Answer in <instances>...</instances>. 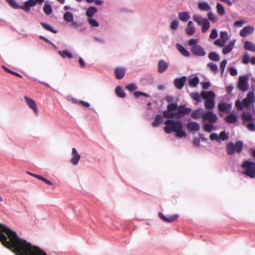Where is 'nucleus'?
<instances>
[{"label":"nucleus","mask_w":255,"mask_h":255,"mask_svg":"<svg viewBox=\"0 0 255 255\" xmlns=\"http://www.w3.org/2000/svg\"><path fill=\"white\" fill-rule=\"evenodd\" d=\"M0 241L16 255H47L39 247L19 238L16 233L0 224Z\"/></svg>","instance_id":"1"},{"label":"nucleus","mask_w":255,"mask_h":255,"mask_svg":"<svg viewBox=\"0 0 255 255\" xmlns=\"http://www.w3.org/2000/svg\"><path fill=\"white\" fill-rule=\"evenodd\" d=\"M165 126L164 128L165 132L167 133H170L174 132L178 137H186V132L183 129V123L179 121H174L171 119H168L164 123Z\"/></svg>","instance_id":"2"},{"label":"nucleus","mask_w":255,"mask_h":255,"mask_svg":"<svg viewBox=\"0 0 255 255\" xmlns=\"http://www.w3.org/2000/svg\"><path fill=\"white\" fill-rule=\"evenodd\" d=\"M188 44L191 46L190 51L193 55L197 56H204L206 55L204 48L198 44L197 39H191L188 41Z\"/></svg>","instance_id":"3"},{"label":"nucleus","mask_w":255,"mask_h":255,"mask_svg":"<svg viewBox=\"0 0 255 255\" xmlns=\"http://www.w3.org/2000/svg\"><path fill=\"white\" fill-rule=\"evenodd\" d=\"M201 96L205 100V107L206 109H212L215 106L214 98L215 95L214 93L212 91H203L201 92Z\"/></svg>","instance_id":"4"},{"label":"nucleus","mask_w":255,"mask_h":255,"mask_svg":"<svg viewBox=\"0 0 255 255\" xmlns=\"http://www.w3.org/2000/svg\"><path fill=\"white\" fill-rule=\"evenodd\" d=\"M242 168L245 170L244 174L247 176L253 178L255 177V162L250 160L244 161L242 165Z\"/></svg>","instance_id":"5"},{"label":"nucleus","mask_w":255,"mask_h":255,"mask_svg":"<svg viewBox=\"0 0 255 255\" xmlns=\"http://www.w3.org/2000/svg\"><path fill=\"white\" fill-rule=\"evenodd\" d=\"M243 142L241 140H238L234 144L233 142H229L227 146V153L231 155L233 154L235 152L240 153L243 149Z\"/></svg>","instance_id":"6"},{"label":"nucleus","mask_w":255,"mask_h":255,"mask_svg":"<svg viewBox=\"0 0 255 255\" xmlns=\"http://www.w3.org/2000/svg\"><path fill=\"white\" fill-rule=\"evenodd\" d=\"M167 111H164L162 112L163 117L167 119L174 118L173 112L177 109V105L176 103H171L167 105Z\"/></svg>","instance_id":"7"},{"label":"nucleus","mask_w":255,"mask_h":255,"mask_svg":"<svg viewBox=\"0 0 255 255\" xmlns=\"http://www.w3.org/2000/svg\"><path fill=\"white\" fill-rule=\"evenodd\" d=\"M248 78L246 76L240 77L238 83V87L240 90L245 92L248 90L249 86L248 83Z\"/></svg>","instance_id":"8"},{"label":"nucleus","mask_w":255,"mask_h":255,"mask_svg":"<svg viewBox=\"0 0 255 255\" xmlns=\"http://www.w3.org/2000/svg\"><path fill=\"white\" fill-rule=\"evenodd\" d=\"M202 118L204 121H208L210 123L214 124L217 121L218 118L216 114L212 111H207L202 115Z\"/></svg>","instance_id":"9"},{"label":"nucleus","mask_w":255,"mask_h":255,"mask_svg":"<svg viewBox=\"0 0 255 255\" xmlns=\"http://www.w3.org/2000/svg\"><path fill=\"white\" fill-rule=\"evenodd\" d=\"M158 217L163 221L166 223H173L176 220H177L179 218V215L174 214L166 217L164 215L163 213H162L161 212H159L158 213Z\"/></svg>","instance_id":"10"},{"label":"nucleus","mask_w":255,"mask_h":255,"mask_svg":"<svg viewBox=\"0 0 255 255\" xmlns=\"http://www.w3.org/2000/svg\"><path fill=\"white\" fill-rule=\"evenodd\" d=\"M24 99L25 100V102H26L27 105L29 106V107L32 109L35 114L36 115H38V109L37 108V107L34 102V100H33L32 99L29 98L26 96H25Z\"/></svg>","instance_id":"11"},{"label":"nucleus","mask_w":255,"mask_h":255,"mask_svg":"<svg viewBox=\"0 0 255 255\" xmlns=\"http://www.w3.org/2000/svg\"><path fill=\"white\" fill-rule=\"evenodd\" d=\"M187 77L185 76H183L180 78H175L174 80V85L178 89H181L186 80Z\"/></svg>","instance_id":"12"},{"label":"nucleus","mask_w":255,"mask_h":255,"mask_svg":"<svg viewBox=\"0 0 255 255\" xmlns=\"http://www.w3.org/2000/svg\"><path fill=\"white\" fill-rule=\"evenodd\" d=\"M72 157L71 159V163L74 165H77L81 158V155L78 153L75 148H73L72 150Z\"/></svg>","instance_id":"13"},{"label":"nucleus","mask_w":255,"mask_h":255,"mask_svg":"<svg viewBox=\"0 0 255 255\" xmlns=\"http://www.w3.org/2000/svg\"><path fill=\"white\" fill-rule=\"evenodd\" d=\"M254 99V95L252 93H248L247 97L242 101V103L244 108L249 109L251 104L253 102Z\"/></svg>","instance_id":"14"},{"label":"nucleus","mask_w":255,"mask_h":255,"mask_svg":"<svg viewBox=\"0 0 255 255\" xmlns=\"http://www.w3.org/2000/svg\"><path fill=\"white\" fill-rule=\"evenodd\" d=\"M220 112L229 113L232 108V105L226 103H220L218 106Z\"/></svg>","instance_id":"15"},{"label":"nucleus","mask_w":255,"mask_h":255,"mask_svg":"<svg viewBox=\"0 0 255 255\" xmlns=\"http://www.w3.org/2000/svg\"><path fill=\"white\" fill-rule=\"evenodd\" d=\"M186 33L189 36L193 35L196 32V27L192 21H189L185 29Z\"/></svg>","instance_id":"16"},{"label":"nucleus","mask_w":255,"mask_h":255,"mask_svg":"<svg viewBox=\"0 0 255 255\" xmlns=\"http://www.w3.org/2000/svg\"><path fill=\"white\" fill-rule=\"evenodd\" d=\"M255 28L253 26H247L244 27L240 32V34L242 37H246L248 34L254 32Z\"/></svg>","instance_id":"17"},{"label":"nucleus","mask_w":255,"mask_h":255,"mask_svg":"<svg viewBox=\"0 0 255 255\" xmlns=\"http://www.w3.org/2000/svg\"><path fill=\"white\" fill-rule=\"evenodd\" d=\"M235 42L236 40L233 39L231 40L228 45L224 46V47L222 49L223 53L224 54H227L231 52L234 47Z\"/></svg>","instance_id":"18"},{"label":"nucleus","mask_w":255,"mask_h":255,"mask_svg":"<svg viewBox=\"0 0 255 255\" xmlns=\"http://www.w3.org/2000/svg\"><path fill=\"white\" fill-rule=\"evenodd\" d=\"M167 63L163 60H160L158 63V72L159 73L164 72L168 68Z\"/></svg>","instance_id":"19"},{"label":"nucleus","mask_w":255,"mask_h":255,"mask_svg":"<svg viewBox=\"0 0 255 255\" xmlns=\"http://www.w3.org/2000/svg\"><path fill=\"white\" fill-rule=\"evenodd\" d=\"M115 73L116 78L118 79H121L125 76V69L122 68H116L115 69Z\"/></svg>","instance_id":"20"},{"label":"nucleus","mask_w":255,"mask_h":255,"mask_svg":"<svg viewBox=\"0 0 255 255\" xmlns=\"http://www.w3.org/2000/svg\"><path fill=\"white\" fill-rule=\"evenodd\" d=\"M187 128L192 131H198L200 129L199 125L195 122H190L187 125Z\"/></svg>","instance_id":"21"},{"label":"nucleus","mask_w":255,"mask_h":255,"mask_svg":"<svg viewBox=\"0 0 255 255\" xmlns=\"http://www.w3.org/2000/svg\"><path fill=\"white\" fill-rule=\"evenodd\" d=\"M163 122V118L161 116L159 115H157L155 118L153 122L151 123V126L153 127H158Z\"/></svg>","instance_id":"22"},{"label":"nucleus","mask_w":255,"mask_h":255,"mask_svg":"<svg viewBox=\"0 0 255 255\" xmlns=\"http://www.w3.org/2000/svg\"><path fill=\"white\" fill-rule=\"evenodd\" d=\"M225 121L227 123H235L237 121V117L236 114H230L225 118Z\"/></svg>","instance_id":"23"},{"label":"nucleus","mask_w":255,"mask_h":255,"mask_svg":"<svg viewBox=\"0 0 255 255\" xmlns=\"http://www.w3.org/2000/svg\"><path fill=\"white\" fill-rule=\"evenodd\" d=\"M176 47L178 51L184 56L189 57L190 56L189 52L180 44H177Z\"/></svg>","instance_id":"24"},{"label":"nucleus","mask_w":255,"mask_h":255,"mask_svg":"<svg viewBox=\"0 0 255 255\" xmlns=\"http://www.w3.org/2000/svg\"><path fill=\"white\" fill-rule=\"evenodd\" d=\"M27 173L35 178H37V179H38L39 180H42V181L44 182L45 183H46L47 184H48L49 185H52L53 184V183L50 180H49L46 179L45 178L39 175H37V174H36L34 173H32L30 172H27Z\"/></svg>","instance_id":"25"},{"label":"nucleus","mask_w":255,"mask_h":255,"mask_svg":"<svg viewBox=\"0 0 255 255\" xmlns=\"http://www.w3.org/2000/svg\"><path fill=\"white\" fill-rule=\"evenodd\" d=\"M177 110H179L180 113H181L183 115L189 114L192 111L190 108H186L185 105L177 106Z\"/></svg>","instance_id":"26"},{"label":"nucleus","mask_w":255,"mask_h":255,"mask_svg":"<svg viewBox=\"0 0 255 255\" xmlns=\"http://www.w3.org/2000/svg\"><path fill=\"white\" fill-rule=\"evenodd\" d=\"M179 18L183 22L187 21L190 18V15L188 12H179Z\"/></svg>","instance_id":"27"},{"label":"nucleus","mask_w":255,"mask_h":255,"mask_svg":"<svg viewBox=\"0 0 255 255\" xmlns=\"http://www.w3.org/2000/svg\"><path fill=\"white\" fill-rule=\"evenodd\" d=\"M188 83L191 87H196L199 83V78L197 76L189 78Z\"/></svg>","instance_id":"28"},{"label":"nucleus","mask_w":255,"mask_h":255,"mask_svg":"<svg viewBox=\"0 0 255 255\" xmlns=\"http://www.w3.org/2000/svg\"><path fill=\"white\" fill-rule=\"evenodd\" d=\"M202 25V31L205 32L210 27V22L207 18H203V21L200 24Z\"/></svg>","instance_id":"29"},{"label":"nucleus","mask_w":255,"mask_h":255,"mask_svg":"<svg viewBox=\"0 0 255 255\" xmlns=\"http://www.w3.org/2000/svg\"><path fill=\"white\" fill-rule=\"evenodd\" d=\"M198 5L201 10L208 11L211 9V7L207 2H200L198 3Z\"/></svg>","instance_id":"30"},{"label":"nucleus","mask_w":255,"mask_h":255,"mask_svg":"<svg viewBox=\"0 0 255 255\" xmlns=\"http://www.w3.org/2000/svg\"><path fill=\"white\" fill-rule=\"evenodd\" d=\"M115 93L118 97L120 98H124L126 97V93L123 88L120 86H118L115 90Z\"/></svg>","instance_id":"31"},{"label":"nucleus","mask_w":255,"mask_h":255,"mask_svg":"<svg viewBox=\"0 0 255 255\" xmlns=\"http://www.w3.org/2000/svg\"><path fill=\"white\" fill-rule=\"evenodd\" d=\"M97 12V9L95 6L89 7L86 12V14L89 17H92Z\"/></svg>","instance_id":"32"},{"label":"nucleus","mask_w":255,"mask_h":255,"mask_svg":"<svg viewBox=\"0 0 255 255\" xmlns=\"http://www.w3.org/2000/svg\"><path fill=\"white\" fill-rule=\"evenodd\" d=\"M244 48L245 49L251 51H255V45L253 43L249 41H246L245 42Z\"/></svg>","instance_id":"33"},{"label":"nucleus","mask_w":255,"mask_h":255,"mask_svg":"<svg viewBox=\"0 0 255 255\" xmlns=\"http://www.w3.org/2000/svg\"><path fill=\"white\" fill-rule=\"evenodd\" d=\"M58 53L63 58H72L73 55L72 54L67 50H65L63 51H59Z\"/></svg>","instance_id":"34"},{"label":"nucleus","mask_w":255,"mask_h":255,"mask_svg":"<svg viewBox=\"0 0 255 255\" xmlns=\"http://www.w3.org/2000/svg\"><path fill=\"white\" fill-rule=\"evenodd\" d=\"M217 11L219 15H223L225 13V8L224 6L220 3H217L216 5Z\"/></svg>","instance_id":"35"},{"label":"nucleus","mask_w":255,"mask_h":255,"mask_svg":"<svg viewBox=\"0 0 255 255\" xmlns=\"http://www.w3.org/2000/svg\"><path fill=\"white\" fill-rule=\"evenodd\" d=\"M40 24L42 26V27L46 30L52 32L54 33H56L57 32V30H55L53 29L51 25L43 22H40Z\"/></svg>","instance_id":"36"},{"label":"nucleus","mask_w":255,"mask_h":255,"mask_svg":"<svg viewBox=\"0 0 255 255\" xmlns=\"http://www.w3.org/2000/svg\"><path fill=\"white\" fill-rule=\"evenodd\" d=\"M63 18L67 22H72L74 18L73 14L69 11H67L64 14Z\"/></svg>","instance_id":"37"},{"label":"nucleus","mask_w":255,"mask_h":255,"mask_svg":"<svg viewBox=\"0 0 255 255\" xmlns=\"http://www.w3.org/2000/svg\"><path fill=\"white\" fill-rule=\"evenodd\" d=\"M209 58L211 60L218 61L220 60L219 55L215 52H211L209 54Z\"/></svg>","instance_id":"38"},{"label":"nucleus","mask_w":255,"mask_h":255,"mask_svg":"<svg viewBox=\"0 0 255 255\" xmlns=\"http://www.w3.org/2000/svg\"><path fill=\"white\" fill-rule=\"evenodd\" d=\"M44 13L46 15H50L52 13L53 10L52 7L49 4H46L44 5L43 8Z\"/></svg>","instance_id":"39"},{"label":"nucleus","mask_w":255,"mask_h":255,"mask_svg":"<svg viewBox=\"0 0 255 255\" xmlns=\"http://www.w3.org/2000/svg\"><path fill=\"white\" fill-rule=\"evenodd\" d=\"M220 38L226 43L229 39L227 32L225 31H220Z\"/></svg>","instance_id":"40"},{"label":"nucleus","mask_w":255,"mask_h":255,"mask_svg":"<svg viewBox=\"0 0 255 255\" xmlns=\"http://www.w3.org/2000/svg\"><path fill=\"white\" fill-rule=\"evenodd\" d=\"M202 115V114H201V111L200 109L193 111L191 114V117L194 119L199 118Z\"/></svg>","instance_id":"41"},{"label":"nucleus","mask_w":255,"mask_h":255,"mask_svg":"<svg viewBox=\"0 0 255 255\" xmlns=\"http://www.w3.org/2000/svg\"><path fill=\"white\" fill-rule=\"evenodd\" d=\"M207 16L208 19L212 22H216L218 20L217 17L212 12H208Z\"/></svg>","instance_id":"42"},{"label":"nucleus","mask_w":255,"mask_h":255,"mask_svg":"<svg viewBox=\"0 0 255 255\" xmlns=\"http://www.w3.org/2000/svg\"><path fill=\"white\" fill-rule=\"evenodd\" d=\"M87 20L89 23L92 26L98 27L99 25V22L95 19L92 17H88Z\"/></svg>","instance_id":"43"},{"label":"nucleus","mask_w":255,"mask_h":255,"mask_svg":"<svg viewBox=\"0 0 255 255\" xmlns=\"http://www.w3.org/2000/svg\"><path fill=\"white\" fill-rule=\"evenodd\" d=\"M242 119L244 121H251L253 120V117L251 114L243 113L242 115Z\"/></svg>","instance_id":"44"},{"label":"nucleus","mask_w":255,"mask_h":255,"mask_svg":"<svg viewBox=\"0 0 255 255\" xmlns=\"http://www.w3.org/2000/svg\"><path fill=\"white\" fill-rule=\"evenodd\" d=\"M193 19L199 25L203 21V18L199 15H194L193 16Z\"/></svg>","instance_id":"45"},{"label":"nucleus","mask_w":255,"mask_h":255,"mask_svg":"<svg viewBox=\"0 0 255 255\" xmlns=\"http://www.w3.org/2000/svg\"><path fill=\"white\" fill-rule=\"evenodd\" d=\"M126 89L129 91H133L137 89V87L136 84L132 83L126 86Z\"/></svg>","instance_id":"46"},{"label":"nucleus","mask_w":255,"mask_h":255,"mask_svg":"<svg viewBox=\"0 0 255 255\" xmlns=\"http://www.w3.org/2000/svg\"><path fill=\"white\" fill-rule=\"evenodd\" d=\"M191 96L192 98L194 101H196L197 103L201 101L200 96L199 94V93H198L197 92L193 93L191 95Z\"/></svg>","instance_id":"47"},{"label":"nucleus","mask_w":255,"mask_h":255,"mask_svg":"<svg viewBox=\"0 0 255 255\" xmlns=\"http://www.w3.org/2000/svg\"><path fill=\"white\" fill-rule=\"evenodd\" d=\"M214 44L219 47H223L225 46L226 43L220 38L215 40Z\"/></svg>","instance_id":"48"},{"label":"nucleus","mask_w":255,"mask_h":255,"mask_svg":"<svg viewBox=\"0 0 255 255\" xmlns=\"http://www.w3.org/2000/svg\"><path fill=\"white\" fill-rule=\"evenodd\" d=\"M207 66L215 73L218 71V67L216 64L213 63H209L207 64Z\"/></svg>","instance_id":"49"},{"label":"nucleus","mask_w":255,"mask_h":255,"mask_svg":"<svg viewBox=\"0 0 255 255\" xmlns=\"http://www.w3.org/2000/svg\"><path fill=\"white\" fill-rule=\"evenodd\" d=\"M242 62L245 64H248L249 62H250L249 55L247 52H246L244 55Z\"/></svg>","instance_id":"50"},{"label":"nucleus","mask_w":255,"mask_h":255,"mask_svg":"<svg viewBox=\"0 0 255 255\" xmlns=\"http://www.w3.org/2000/svg\"><path fill=\"white\" fill-rule=\"evenodd\" d=\"M134 96H135V98H138L140 96H144L145 97H148V98L150 97V96L148 94H147L145 93H144L142 92H139V91H136V92H134Z\"/></svg>","instance_id":"51"},{"label":"nucleus","mask_w":255,"mask_h":255,"mask_svg":"<svg viewBox=\"0 0 255 255\" xmlns=\"http://www.w3.org/2000/svg\"><path fill=\"white\" fill-rule=\"evenodd\" d=\"M204 129L206 131L210 132L213 129V125L211 123L206 124L204 125Z\"/></svg>","instance_id":"52"},{"label":"nucleus","mask_w":255,"mask_h":255,"mask_svg":"<svg viewBox=\"0 0 255 255\" xmlns=\"http://www.w3.org/2000/svg\"><path fill=\"white\" fill-rule=\"evenodd\" d=\"M10 4V5L14 8L19 7V6L14 0H6Z\"/></svg>","instance_id":"53"},{"label":"nucleus","mask_w":255,"mask_h":255,"mask_svg":"<svg viewBox=\"0 0 255 255\" xmlns=\"http://www.w3.org/2000/svg\"><path fill=\"white\" fill-rule=\"evenodd\" d=\"M218 33L216 29H213L211 31L209 37L212 39H215L217 37Z\"/></svg>","instance_id":"54"},{"label":"nucleus","mask_w":255,"mask_h":255,"mask_svg":"<svg viewBox=\"0 0 255 255\" xmlns=\"http://www.w3.org/2000/svg\"><path fill=\"white\" fill-rule=\"evenodd\" d=\"M219 138L224 141L228 139V135L226 133L225 131H222L219 134Z\"/></svg>","instance_id":"55"},{"label":"nucleus","mask_w":255,"mask_h":255,"mask_svg":"<svg viewBox=\"0 0 255 255\" xmlns=\"http://www.w3.org/2000/svg\"><path fill=\"white\" fill-rule=\"evenodd\" d=\"M178 26V22L176 20H174L172 21L170 24V28L173 30H175L177 28Z\"/></svg>","instance_id":"56"},{"label":"nucleus","mask_w":255,"mask_h":255,"mask_svg":"<svg viewBox=\"0 0 255 255\" xmlns=\"http://www.w3.org/2000/svg\"><path fill=\"white\" fill-rule=\"evenodd\" d=\"M235 105H236V107H237V108L239 110H240V111L242 110L243 109V108H244L243 106V103H242V101L241 102L239 100H237L236 102Z\"/></svg>","instance_id":"57"},{"label":"nucleus","mask_w":255,"mask_h":255,"mask_svg":"<svg viewBox=\"0 0 255 255\" xmlns=\"http://www.w3.org/2000/svg\"><path fill=\"white\" fill-rule=\"evenodd\" d=\"M177 110V111L176 112H175V113L173 112L174 118H175L177 119H180L181 118H182L183 117L184 115H182V114L181 113H180L179 110Z\"/></svg>","instance_id":"58"},{"label":"nucleus","mask_w":255,"mask_h":255,"mask_svg":"<svg viewBox=\"0 0 255 255\" xmlns=\"http://www.w3.org/2000/svg\"><path fill=\"white\" fill-rule=\"evenodd\" d=\"M177 110V111L176 112H175V113L173 112L174 118H175L177 119H180L181 118H182L183 117L184 115H182V114L181 113H180L179 110Z\"/></svg>","instance_id":"59"},{"label":"nucleus","mask_w":255,"mask_h":255,"mask_svg":"<svg viewBox=\"0 0 255 255\" xmlns=\"http://www.w3.org/2000/svg\"><path fill=\"white\" fill-rule=\"evenodd\" d=\"M24 3L29 7L34 6L36 5V1L35 0H28Z\"/></svg>","instance_id":"60"},{"label":"nucleus","mask_w":255,"mask_h":255,"mask_svg":"<svg viewBox=\"0 0 255 255\" xmlns=\"http://www.w3.org/2000/svg\"><path fill=\"white\" fill-rule=\"evenodd\" d=\"M227 60H223L221 61L220 63V68L221 69L222 72H224L225 70V68L226 67V65L227 64Z\"/></svg>","instance_id":"61"},{"label":"nucleus","mask_w":255,"mask_h":255,"mask_svg":"<svg viewBox=\"0 0 255 255\" xmlns=\"http://www.w3.org/2000/svg\"><path fill=\"white\" fill-rule=\"evenodd\" d=\"M248 128L251 131L255 130V124L254 123H249L247 125Z\"/></svg>","instance_id":"62"},{"label":"nucleus","mask_w":255,"mask_h":255,"mask_svg":"<svg viewBox=\"0 0 255 255\" xmlns=\"http://www.w3.org/2000/svg\"><path fill=\"white\" fill-rule=\"evenodd\" d=\"M245 23V21L244 20H237L235 22L234 26H235L236 27L241 26L243 24H244Z\"/></svg>","instance_id":"63"},{"label":"nucleus","mask_w":255,"mask_h":255,"mask_svg":"<svg viewBox=\"0 0 255 255\" xmlns=\"http://www.w3.org/2000/svg\"><path fill=\"white\" fill-rule=\"evenodd\" d=\"M210 139L211 140H219V136L216 133H212L210 135Z\"/></svg>","instance_id":"64"}]
</instances>
